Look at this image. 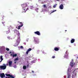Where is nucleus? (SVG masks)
<instances>
[{
  "mask_svg": "<svg viewBox=\"0 0 78 78\" xmlns=\"http://www.w3.org/2000/svg\"><path fill=\"white\" fill-rule=\"evenodd\" d=\"M21 6L23 7V10L24 11V12H26V11H27V10H28V9H28V8H27V5L26 3L23 4V5H21ZM26 8H27L26 9Z\"/></svg>",
  "mask_w": 78,
  "mask_h": 78,
  "instance_id": "f257e3e1",
  "label": "nucleus"
},
{
  "mask_svg": "<svg viewBox=\"0 0 78 78\" xmlns=\"http://www.w3.org/2000/svg\"><path fill=\"white\" fill-rule=\"evenodd\" d=\"M71 74H72V70L71 69L69 68L68 69L67 78H70V77L71 76Z\"/></svg>",
  "mask_w": 78,
  "mask_h": 78,
  "instance_id": "f03ea898",
  "label": "nucleus"
},
{
  "mask_svg": "<svg viewBox=\"0 0 78 78\" xmlns=\"http://www.w3.org/2000/svg\"><path fill=\"white\" fill-rule=\"evenodd\" d=\"M3 66H0V69L1 70H5L6 69V66L5 65V64H3Z\"/></svg>",
  "mask_w": 78,
  "mask_h": 78,
  "instance_id": "7ed1b4c3",
  "label": "nucleus"
},
{
  "mask_svg": "<svg viewBox=\"0 0 78 78\" xmlns=\"http://www.w3.org/2000/svg\"><path fill=\"white\" fill-rule=\"evenodd\" d=\"M76 70V69L74 70L73 72V74L72 76V78H75L76 76V73L75 72Z\"/></svg>",
  "mask_w": 78,
  "mask_h": 78,
  "instance_id": "20e7f679",
  "label": "nucleus"
},
{
  "mask_svg": "<svg viewBox=\"0 0 78 78\" xmlns=\"http://www.w3.org/2000/svg\"><path fill=\"white\" fill-rule=\"evenodd\" d=\"M34 41L35 44H39V40L36 38H34Z\"/></svg>",
  "mask_w": 78,
  "mask_h": 78,
  "instance_id": "39448f33",
  "label": "nucleus"
},
{
  "mask_svg": "<svg viewBox=\"0 0 78 78\" xmlns=\"http://www.w3.org/2000/svg\"><path fill=\"white\" fill-rule=\"evenodd\" d=\"M5 75L7 76H9V77H10L11 78H14V77L12 76V75H11L8 74H5Z\"/></svg>",
  "mask_w": 78,
  "mask_h": 78,
  "instance_id": "423d86ee",
  "label": "nucleus"
},
{
  "mask_svg": "<svg viewBox=\"0 0 78 78\" xmlns=\"http://www.w3.org/2000/svg\"><path fill=\"white\" fill-rule=\"evenodd\" d=\"M0 76L1 77V78H3L4 77H5V75L4 73H2V74L0 73Z\"/></svg>",
  "mask_w": 78,
  "mask_h": 78,
  "instance_id": "0eeeda50",
  "label": "nucleus"
},
{
  "mask_svg": "<svg viewBox=\"0 0 78 78\" xmlns=\"http://www.w3.org/2000/svg\"><path fill=\"white\" fill-rule=\"evenodd\" d=\"M34 33L35 34H37V35H38V36H40V32L39 31H37L36 32H34Z\"/></svg>",
  "mask_w": 78,
  "mask_h": 78,
  "instance_id": "6e6552de",
  "label": "nucleus"
},
{
  "mask_svg": "<svg viewBox=\"0 0 78 78\" xmlns=\"http://www.w3.org/2000/svg\"><path fill=\"white\" fill-rule=\"evenodd\" d=\"M32 50V49H31V48H29L27 51L26 52V54L27 55H28V54L29 51H31Z\"/></svg>",
  "mask_w": 78,
  "mask_h": 78,
  "instance_id": "1a4fd4ad",
  "label": "nucleus"
},
{
  "mask_svg": "<svg viewBox=\"0 0 78 78\" xmlns=\"http://www.w3.org/2000/svg\"><path fill=\"white\" fill-rule=\"evenodd\" d=\"M63 6H64L62 4H61L60 6H59V8L60 9H63Z\"/></svg>",
  "mask_w": 78,
  "mask_h": 78,
  "instance_id": "9d476101",
  "label": "nucleus"
},
{
  "mask_svg": "<svg viewBox=\"0 0 78 78\" xmlns=\"http://www.w3.org/2000/svg\"><path fill=\"white\" fill-rule=\"evenodd\" d=\"M59 50V48L55 47L54 48V50H55V51H58Z\"/></svg>",
  "mask_w": 78,
  "mask_h": 78,
  "instance_id": "9b49d317",
  "label": "nucleus"
},
{
  "mask_svg": "<svg viewBox=\"0 0 78 78\" xmlns=\"http://www.w3.org/2000/svg\"><path fill=\"white\" fill-rule=\"evenodd\" d=\"M69 56V55H68V54H67L66 52L65 53V55L64 56L65 58H67H67H68V56Z\"/></svg>",
  "mask_w": 78,
  "mask_h": 78,
  "instance_id": "f8f14e48",
  "label": "nucleus"
},
{
  "mask_svg": "<svg viewBox=\"0 0 78 78\" xmlns=\"http://www.w3.org/2000/svg\"><path fill=\"white\" fill-rule=\"evenodd\" d=\"M12 61H10L9 62V67H11L12 66Z\"/></svg>",
  "mask_w": 78,
  "mask_h": 78,
  "instance_id": "ddd939ff",
  "label": "nucleus"
},
{
  "mask_svg": "<svg viewBox=\"0 0 78 78\" xmlns=\"http://www.w3.org/2000/svg\"><path fill=\"white\" fill-rule=\"evenodd\" d=\"M73 64L74 65V64H75V63H73V61H72L70 63V65L71 67H73Z\"/></svg>",
  "mask_w": 78,
  "mask_h": 78,
  "instance_id": "4468645a",
  "label": "nucleus"
},
{
  "mask_svg": "<svg viewBox=\"0 0 78 78\" xmlns=\"http://www.w3.org/2000/svg\"><path fill=\"white\" fill-rule=\"evenodd\" d=\"M18 23H19L21 25L20 26L21 27H23V24L22 23V22H20L19 21H18Z\"/></svg>",
  "mask_w": 78,
  "mask_h": 78,
  "instance_id": "2eb2a0df",
  "label": "nucleus"
},
{
  "mask_svg": "<svg viewBox=\"0 0 78 78\" xmlns=\"http://www.w3.org/2000/svg\"><path fill=\"white\" fill-rule=\"evenodd\" d=\"M0 59H1V60L0 61V62H2V61L3 60V56H2V55H1L0 56Z\"/></svg>",
  "mask_w": 78,
  "mask_h": 78,
  "instance_id": "dca6fc26",
  "label": "nucleus"
},
{
  "mask_svg": "<svg viewBox=\"0 0 78 78\" xmlns=\"http://www.w3.org/2000/svg\"><path fill=\"white\" fill-rule=\"evenodd\" d=\"M75 42V39H72L71 41V43H73Z\"/></svg>",
  "mask_w": 78,
  "mask_h": 78,
  "instance_id": "f3484780",
  "label": "nucleus"
},
{
  "mask_svg": "<svg viewBox=\"0 0 78 78\" xmlns=\"http://www.w3.org/2000/svg\"><path fill=\"white\" fill-rule=\"evenodd\" d=\"M14 54V52H12L11 54L10 55L11 56H13Z\"/></svg>",
  "mask_w": 78,
  "mask_h": 78,
  "instance_id": "a211bd4d",
  "label": "nucleus"
},
{
  "mask_svg": "<svg viewBox=\"0 0 78 78\" xmlns=\"http://www.w3.org/2000/svg\"><path fill=\"white\" fill-rule=\"evenodd\" d=\"M20 41V38H18L16 40V42H19Z\"/></svg>",
  "mask_w": 78,
  "mask_h": 78,
  "instance_id": "6ab92c4d",
  "label": "nucleus"
},
{
  "mask_svg": "<svg viewBox=\"0 0 78 78\" xmlns=\"http://www.w3.org/2000/svg\"><path fill=\"white\" fill-rule=\"evenodd\" d=\"M13 57H16L17 56V54H14V55H13L12 56Z\"/></svg>",
  "mask_w": 78,
  "mask_h": 78,
  "instance_id": "aec40b11",
  "label": "nucleus"
},
{
  "mask_svg": "<svg viewBox=\"0 0 78 78\" xmlns=\"http://www.w3.org/2000/svg\"><path fill=\"white\" fill-rule=\"evenodd\" d=\"M23 69H27V67L26 66H23Z\"/></svg>",
  "mask_w": 78,
  "mask_h": 78,
  "instance_id": "412c9836",
  "label": "nucleus"
},
{
  "mask_svg": "<svg viewBox=\"0 0 78 78\" xmlns=\"http://www.w3.org/2000/svg\"><path fill=\"white\" fill-rule=\"evenodd\" d=\"M18 60H19V58H16L15 59L14 61H17Z\"/></svg>",
  "mask_w": 78,
  "mask_h": 78,
  "instance_id": "4be33fe9",
  "label": "nucleus"
},
{
  "mask_svg": "<svg viewBox=\"0 0 78 78\" xmlns=\"http://www.w3.org/2000/svg\"><path fill=\"white\" fill-rule=\"evenodd\" d=\"M55 11H56V10H54L52 11L51 12V13H53V12H55Z\"/></svg>",
  "mask_w": 78,
  "mask_h": 78,
  "instance_id": "5701e85b",
  "label": "nucleus"
},
{
  "mask_svg": "<svg viewBox=\"0 0 78 78\" xmlns=\"http://www.w3.org/2000/svg\"><path fill=\"white\" fill-rule=\"evenodd\" d=\"M20 27H22V26H19L18 27V30H20Z\"/></svg>",
  "mask_w": 78,
  "mask_h": 78,
  "instance_id": "b1692460",
  "label": "nucleus"
},
{
  "mask_svg": "<svg viewBox=\"0 0 78 78\" xmlns=\"http://www.w3.org/2000/svg\"><path fill=\"white\" fill-rule=\"evenodd\" d=\"M6 50H7V51H9V48H6Z\"/></svg>",
  "mask_w": 78,
  "mask_h": 78,
  "instance_id": "393cba45",
  "label": "nucleus"
},
{
  "mask_svg": "<svg viewBox=\"0 0 78 78\" xmlns=\"http://www.w3.org/2000/svg\"><path fill=\"white\" fill-rule=\"evenodd\" d=\"M31 9H33V8H34V7L33 6H31L30 7Z\"/></svg>",
  "mask_w": 78,
  "mask_h": 78,
  "instance_id": "a878e982",
  "label": "nucleus"
},
{
  "mask_svg": "<svg viewBox=\"0 0 78 78\" xmlns=\"http://www.w3.org/2000/svg\"><path fill=\"white\" fill-rule=\"evenodd\" d=\"M52 58H55V56H52Z\"/></svg>",
  "mask_w": 78,
  "mask_h": 78,
  "instance_id": "bb28decb",
  "label": "nucleus"
},
{
  "mask_svg": "<svg viewBox=\"0 0 78 78\" xmlns=\"http://www.w3.org/2000/svg\"><path fill=\"white\" fill-rule=\"evenodd\" d=\"M56 5H54V6H53V8H56Z\"/></svg>",
  "mask_w": 78,
  "mask_h": 78,
  "instance_id": "cd10ccee",
  "label": "nucleus"
},
{
  "mask_svg": "<svg viewBox=\"0 0 78 78\" xmlns=\"http://www.w3.org/2000/svg\"><path fill=\"white\" fill-rule=\"evenodd\" d=\"M16 31H17V32H18V31H17V30H15L14 32H15V33H16Z\"/></svg>",
  "mask_w": 78,
  "mask_h": 78,
  "instance_id": "c85d7f7f",
  "label": "nucleus"
},
{
  "mask_svg": "<svg viewBox=\"0 0 78 78\" xmlns=\"http://www.w3.org/2000/svg\"><path fill=\"white\" fill-rule=\"evenodd\" d=\"M2 24H3V25L4 26H5V24H4V23H5V22H4V23L2 22Z\"/></svg>",
  "mask_w": 78,
  "mask_h": 78,
  "instance_id": "c756f323",
  "label": "nucleus"
},
{
  "mask_svg": "<svg viewBox=\"0 0 78 78\" xmlns=\"http://www.w3.org/2000/svg\"><path fill=\"white\" fill-rule=\"evenodd\" d=\"M44 7H46V5H43Z\"/></svg>",
  "mask_w": 78,
  "mask_h": 78,
  "instance_id": "7c9ffc66",
  "label": "nucleus"
},
{
  "mask_svg": "<svg viewBox=\"0 0 78 78\" xmlns=\"http://www.w3.org/2000/svg\"><path fill=\"white\" fill-rule=\"evenodd\" d=\"M39 9V8H37L35 9L36 10H38Z\"/></svg>",
  "mask_w": 78,
  "mask_h": 78,
  "instance_id": "2f4dec72",
  "label": "nucleus"
},
{
  "mask_svg": "<svg viewBox=\"0 0 78 78\" xmlns=\"http://www.w3.org/2000/svg\"><path fill=\"white\" fill-rule=\"evenodd\" d=\"M29 67V64L27 65V67Z\"/></svg>",
  "mask_w": 78,
  "mask_h": 78,
  "instance_id": "473e14b6",
  "label": "nucleus"
},
{
  "mask_svg": "<svg viewBox=\"0 0 78 78\" xmlns=\"http://www.w3.org/2000/svg\"><path fill=\"white\" fill-rule=\"evenodd\" d=\"M20 48H23V46H21V47H20Z\"/></svg>",
  "mask_w": 78,
  "mask_h": 78,
  "instance_id": "72a5a7b5",
  "label": "nucleus"
},
{
  "mask_svg": "<svg viewBox=\"0 0 78 78\" xmlns=\"http://www.w3.org/2000/svg\"><path fill=\"white\" fill-rule=\"evenodd\" d=\"M32 73H34V71H32Z\"/></svg>",
  "mask_w": 78,
  "mask_h": 78,
  "instance_id": "f704fd0d",
  "label": "nucleus"
},
{
  "mask_svg": "<svg viewBox=\"0 0 78 78\" xmlns=\"http://www.w3.org/2000/svg\"><path fill=\"white\" fill-rule=\"evenodd\" d=\"M10 14H13V13H12V12H11L10 13Z\"/></svg>",
  "mask_w": 78,
  "mask_h": 78,
  "instance_id": "c9c22d12",
  "label": "nucleus"
},
{
  "mask_svg": "<svg viewBox=\"0 0 78 78\" xmlns=\"http://www.w3.org/2000/svg\"><path fill=\"white\" fill-rule=\"evenodd\" d=\"M30 1H31V2H32L33 0H29Z\"/></svg>",
  "mask_w": 78,
  "mask_h": 78,
  "instance_id": "e433bc0d",
  "label": "nucleus"
},
{
  "mask_svg": "<svg viewBox=\"0 0 78 78\" xmlns=\"http://www.w3.org/2000/svg\"><path fill=\"white\" fill-rule=\"evenodd\" d=\"M12 53V52H9V54H11Z\"/></svg>",
  "mask_w": 78,
  "mask_h": 78,
  "instance_id": "4c0bfd02",
  "label": "nucleus"
},
{
  "mask_svg": "<svg viewBox=\"0 0 78 78\" xmlns=\"http://www.w3.org/2000/svg\"><path fill=\"white\" fill-rule=\"evenodd\" d=\"M56 1H59V0H56Z\"/></svg>",
  "mask_w": 78,
  "mask_h": 78,
  "instance_id": "58836bf2",
  "label": "nucleus"
},
{
  "mask_svg": "<svg viewBox=\"0 0 78 78\" xmlns=\"http://www.w3.org/2000/svg\"><path fill=\"white\" fill-rule=\"evenodd\" d=\"M18 35H20V33H18Z\"/></svg>",
  "mask_w": 78,
  "mask_h": 78,
  "instance_id": "ea45409f",
  "label": "nucleus"
},
{
  "mask_svg": "<svg viewBox=\"0 0 78 78\" xmlns=\"http://www.w3.org/2000/svg\"><path fill=\"white\" fill-rule=\"evenodd\" d=\"M14 63H15V64H16V62H15Z\"/></svg>",
  "mask_w": 78,
  "mask_h": 78,
  "instance_id": "a19ab883",
  "label": "nucleus"
},
{
  "mask_svg": "<svg viewBox=\"0 0 78 78\" xmlns=\"http://www.w3.org/2000/svg\"><path fill=\"white\" fill-rule=\"evenodd\" d=\"M65 31H67V30H65Z\"/></svg>",
  "mask_w": 78,
  "mask_h": 78,
  "instance_id": "79ce46f5",
  "label": "nucleus"
},
{
  "mask_svg": "<svg viewBox=\"0 0 78 78\" xmlns=\"http://www.w3.org/2000/svg\"><path fill=\"white\" fill-rule=\"evenodd\" d=\"M24 78H26V77H25Z\"/></svg>",
  "mask_w": 78,
  "mask_h": 78,
  "instance_id": "37998d69",
  "label": "nucleus"
},
{
  "mask_svg": "<svg viewBox=\"0 0 78 78\" xmlns=\"http://www.w3.org/2000/svg\"><path fill=\"white\" fill-rule=\"evenodd\" d=\"M15 47H16V46H15Z\"/></svg>",
  "mask_w": 78,
  "mask_h": 78,
  "instance_id": "c03bdc74",
  "label": "nucleus"
},
{
  "mask_svg": "<svg viewBox=\"0 0 78 78\" xmlns=\"http://www.w3.org/2000/svg\"><path fill=\"white\" fill-rule=\"evenodd\" d=\"M2 48H4V47H3Z\"/></svg>",
  "mask_w": 78,
  "mask_h": 78,
  "instance_id": "a18cd8bd",
  "label": "nucleus"
},
{
  "mask_svg": "<svg viewBox=\"0 0 78 78\" xmlns=\"http://www.w3.org/2000/svg\"><path fill=\"white\" fill-rule=\"evenodd\" d=\"M8 72H7V73H8Z\"/></svg>",
  "mask_w": 78,
  "mask_h": 78,
  "instance_id": "49530a36",
  "label": "nucleus"
}]
</instances>
